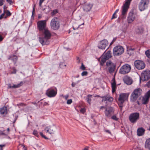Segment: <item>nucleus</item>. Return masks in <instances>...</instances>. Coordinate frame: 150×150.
I'll use <instances>...</instances> for the list:
<instances>
[{
    "label": "nucleus",
    "mask_w": 150,
    "mask_h": 150,
    "mask_svg": "<svg viewBox=\"0 0 150 150\" xmlns=\"http://www.w3.org/2000/svg\"><path fill=\"white\" fill-rule=\"evenodd\" d=\"M42 32V36L39 37V40L40 43L44 45L47 44V41L50 39L52 34L48 28L41 32Z\"/></svg>",
    "instance_id": "1"
},
{
    "label": "nucleus",
    "mask_w": 150,
    "mask_h": 150,
    "mask_svg": "<svg viewBox=\"0 0 150 150\" xmlns=\"http://www.w3.org/2000/svg\"><path fill=\"white\" fill-rule=\"evenodd\" d=\"M111 57V52L110 51H108L105 54L104 53L98 59L100 62V65L102 66H103L106 60H108Z\"/></svg>",
    "instance_id": "2"
},
{
    "label": "nucleus",
    "mask_w": 150,
    "mask_h": 150,
    "mask_svg": "<svg viewBox=\"0 0 150 150\" xmlns=\"http://www.w3.org/2000/svg\"><path fill=\"white\" fill-rule=\"evenodd\" d=\"M129 95V94L127 93H122L119 96L118 104L121 111L122 110L123 104L124 103L125 100L128 99Z\"/></svg>",
    "instance_id": "3"
},
{
    "label": "nucleus",
    "mask_w": 150,
    "mask_h": 150,
    "mask_svg": "<svg viewBox=\"0 0 150 150\" xmlns=\"http://www.w3.org/2000/svg\"><path fill=\"white\" fill-rule=\"evenodd\" d=\"M50 26L52 29L54 30H57L60 27L59 18L54 17L52 19L50 23Z\"/></svg>",
    "instance_id": "4"
},
{
    "label": "nucleus",
    "mask_w": 150,
    "mask_h": 150,
    "mask_svg": "<svg viewBox=\"0 0 150 150\" xmlns=\"http://www.w3.org/2000/svg\"><path fill=\"white\" fill-rule=\"evenodd\" d=\"M149 3V0H141L138 4L139 10L142 11L147 9Z\"/></svg>",
    "instance_id": "5"
},
{
    "label": "nucleus",
    "mask_w": 150,
    "mask_h": 150,
    "mask_svg": "<svg viewBox=\"0 0 150 150\" xmlns=\"http://www.w3.org/2000/svg\"><path fill=\"white\" fill-rule=\"evenodd\" d=\"M139 113L135 112L130 114L129 117V119L130 122L133 124L135 123L139 118Z\"/></svg>",
    "instance_id": "6"
},
{
    "label": "nucleus",
    "mask_w": 150,
    "mask_h": 150,
    "mask_svg": "<svg viewBox=\"0 0 150 150\" xmlns=\"http://www.w3.org/2000/svg\"><path fill=\"white\" fill-rule=\"evenodd\" d=\"M47 20H41L38 21L37 23V28L40 32L47 28H46Z\"/></svg>",
    "instance_id": "7"
},
{
    "label": "nucleus",
    "mask_w": 150,
    "mask_h": 150,
    "mask_svg": "<svg viewBox=\"0 0 150 150\" xmlns=\"http://www.w3.org/2000/svg\"><path fill=\"white\" fill-rule=\"evenodd\" d=\"M131 69V67L129 65L126 64L121 67L120 69L119 73L122 74H125L130 72Z\"/></svg>",
    "instance_id": "8"
},
{
    "label": "nucleus",
    "mask_w": 150,
    "mask_h": 150,
    "mask_svg": "<svg viewBox=\"0 0 150 150\" xmlns=\"http://www.w3.org/2000/svg\"><path fill=\"white\" fill-rule=\"evenodd\" d=\"M142 92V90L140 88L135 89L132 93L131 97L133 101L136 100L137 98L141 95Z\"/></svg>",
    "instance_id": "9"
},
{
    "label": "nucleus",
    "mask_w": 150,
    "mask_h": 150,
    "mask_svg": "<svg viewBox=\"0 0 150 150\" xmlns=\"http://www.w3.org/2000/svg\"><path fill=\"white\" fill-rule=\"evenodd\" d=\"M123 47L120 46H117L113 49V54L114 56H119L124 52Z\"/></svg>",
    "instance_id": "10"
},
{
    "label": "nucleus",
    "mask_w": 150,
    "mask_h": 150,
    "mask_svg": "<svg viewBox=\"0 0 150 150\" xmlns=\"http://www.w3.org/2000/svg\"><path fill=\"white\" fill-rule=\"evenodd\" d=\"M134 64L136 68L138 70L143 69L146 66L145 64L143 61L139 60L135 61Z\"/></svg>",
    "instance_id": "11"
},
{
    "label": "nucleus",
    "mask_w": 150,
    "mask_h": 150,
    "mask_svg": "<svg viewBox=\"0 0 150 150\" xmlns=\"http://www.w3.org/2000/svg\"><path fill=\"white\" fill-rule=\"evenodd\" d=\"M132 0H127L122 6V15L125 16L127 13L128 9L129 8L130 1Z\"/></svg>",
    "instance_id": "12"
},
{
    "label": "nucleus",
    "mask_w": 150,
    "mask_h": 150,
    "mask_svg": "<svg viewBox=\"0 0 150 150\" xmlns=\"http://www.w3.org/2000/svg\"><path fill=\"white\" fill-rule=\"evenodd\" d=\"M136 14L134 13L133 11H130L127 17V21L128 24L132 23L135 19Z\"/></svg>",
    "instance_id": "13"
},
{
    "label": "nucleus",
    "mask_w": 150,
    "mask_h": 150,
    "mask_svg": "<svg viewBox=\"0 0 150 150\" xmlns=\"http://www.w3.org/2000/svg\"><path fill=\"white\" fill-rule=\"evenodd\" d=\"M57 93L56 88L49 89L46 91V94L49 97H53L55 96Z\"/></svg>",
    "instance_id": "14"
},
{
    "label": "nucleus",
    "mask_w": 150,
    "mask_h": 150,
    "mask_svg": "<svg viewBox=\"0 0 150 150\" xmlns=\"http://www.w3.org/2000/svg\"><path fill=\"white\" fill-rule=\"evenodd\" d=\"M108 44V41L104 39L100 41L99 42L98 47L99 49L103 50L105 49L106 47Z\"/></svg>",
    "instance_id": "15"
},
{
    "label": "nucleus",
    "mask_w": 150,
    "mask_h": 150,
    "mask_svg": "<svg viewBox=\"0 0 150 150\" xmlns=\"http://www.w3.org/2000/svg\"><path fill=\"white\" fill-rule=\"evenodd\" d=\"M114 112L113 109L111 107L107 108L104 111L105 116L108 117H110L113 114Z\"/></svg>",
    "instance_id": "16"
},
{
    "label": "nucleus",
    "mask_w": 150,
    "mask_h": 150,
    "mask_svg": "<svg viewBox=\"0 0 150 150\" xmlns=\"http://www.w3.org/2000/svg\"><path fill=\"white\" fill-rule=\"evenodd\" d=\"M101 98H102V102L107 101L108 102H111L113 100V98L108 94H107L106 95L101 97Z\"/></svg>",
    "instance_id": "17"
},
{
    "label": "nucleus",
    "mask_w": 150,
    "mask_h": 150,
    "mask_svg": "<svg viewBox=\"0 0 150 150\" xmlns=\"http://www.w3.org/2000/svg\"><path fill=\"white\" fill-rule=\"evenodd\" d=\"M93 5L90 4H84L83 6L84 11L87 12L90 11Z\"/></svg>",
    "instance_id": "18"
},
{
    "label": "nucleus",
    "mask_w": 150,
    "mask_h": 150,
    "mask_svg": "<svg viewBox=\"0 0 150 150\" xmlns=\"http://www.w3.org/2000/svg\"><path fill=\"white\" fill-rule=\"evenodd\" d=\"M123 81L125 83L128 85L131 84L133 81L131 78L128 76H125L123 78Z\"/></svg>",
    "instance_id": "19"
},
{
    "label": "nucleus",
    "mask_w": 150,
    "mask_h": 150,
    "mask_svg": "<svg viewBox=\"0 0 150 150\" xmlns=\"http://www.w3.org/2000/svg\"><path fill=\"white\" fill-rule=\"evenodd\" d=\"M144 76V80H148L150 78V71L147 70L144 71L143 73Z\"/></svg>",
    "instance_id": "20"
},
{
    "label": "nucleus",
    "mask_w": 150,
    "mask_h": 150,
    "mask_svg": "<svg viewBox=\"0 0 150 150\" xmlns=\"http://www.w3.org/2000/svg\"><path fill=\"white\" fill-rule=\"evenodd\" d=\"M112 82L111 83L112 92V93H114L116 91V83L115 77L112 79Z\"/></svg>",
    "instance_id": "21"
},
{
    "label": "nucleus",
    "mask_w": 150,
    "mask_h": 150,
    "mask_svg": "<svg viewBox=\"0 0 150 150\" xmlns=\"http://www.w3.org/2000/svg\"><path fill=\"white\" fill-rule=\"evenodd\" d=\"M23 83L22 81H21L20 83L18 84H14L13 86L11 85V84H8V88H16L20 87L21 86Z\"/></svg>",
    "instance_id": "22"
},
{
    "label": "nucleus",
    "mask_w": 150,
    "mask_h": 150,
    "mask_svg": "<svg viewBox=\"0 0 150 150\" xmlns=\"http://www.w3.org/2000/svg\"><path fill=\"white\" fill-rule=\"evenodd\" d=\"M144 28L142 26H138L136 30V32L138 34H142L144 31Z\"/></svg>",
    "instance_id": "23"
},
{
    "label": "nucleus",
    "mask_w": 150,
    "mask_h": 150,
    "mask_svg": "<svg viewBox=\"0 0 150 150\" xmlns=\"http://www.w3.org/2000/svg\"><path fill=\"white\" fill-rule=\"evenodd\" d=\"M116 65L115 64H113L112 66L108 68V71L110 74L113 73L115 70Z\"/></svg>",
    "instance_id": "24"
},
{
    "label": "nucleus",
    "mask_w": 150,
    "mask_h": 150,
    "mask_svg": "<svg viewBox=\"0 0 150 150\" xmlns=\"http://www.w3.org/2000/svg\"><path fill=\"white\" fill-rule=\"evenodd\" d=\"M144 146L146 149L150 150V138L146 139Z\"/></svg>",
    "instance_id": "25"
},
{
    "label": "nucleus",
    "mask_w": 150,
    "mask_h": 150,
    "mask_svg": "<svg viewBox=\"0 0 150 150\" xmlns=\"http://www.w3.org/2000/svg\"><path fill=\"white\" fill-rule=\"evenodd\" d=\"M1 114H6L7 113V108L6 107H4L0 109Z\"/></svg>",
    "instance_id": "26"
},
{
    "label": "nucleus",
    "mask_w": 150,
    "mask_h": 150,
    "mask_svg": "<svg viewBox=\"0 0 150 150\" xmlns=\"http://www.w3.org/2000/svg\"><path fill=\"white\" fill-rule=\"evenodd\" d=\"M92 95L90 94L88 95L86 99L87 102L90 105L91 104V98L92 97Z\"/></svg>",
    "instance_id": "27"
},
{
    "label": "nucleus",
    "mask_w": 150,
    "mask_h": 150,
    "mask_svg": "<svg viewBox=\"0 0 150 150\" xmlns=\"http://www.w3.org/2000/svg\"><path fill=\"white\" fill-rule=\"evenodd\" d=\"M149 98L145 97H144L142 99V103L144 104H147L149 102Z\"/></svg>",
    "instance_id": "28"
},
{
    "label": "nucleus",
    "mask_w": 150,
    "mask_h": 150,
    "mask_svg": "<svg viewBox=\"0 0 150 150\" xmlns=\"http://www.w3.org/2000/svg\"><path fill=\"white\" fill-rule=\"evenodd\" d=\"M13 57L11 59L15 63H16L18 60L17 56L15 55H13Z\"/></svg>",
    "instance_id": "29"
},
{
    "label": "nucleus",
    "mask_w": 150,
    "mask_h": 150,
    "mask_svg": "<svg viewBox=\"0 0 150 150\" xmlns=\"http://www.w3.org/2000/svg\"><path fill=\"white\" fill-rule=\"evenodd\" d=\"M113 64H115L114 63H112L110 61H109L106 62V65L107 67H109L110 66H112Z\"/></svg>",
    "instance_id": "30"
},
{
    "label": "nucleus",
    "mask_w": 150,
    "mask_h": 150,
    "mask_svg": "<svg viewBox=\"0 0 150 150\" xmlns=\"http://www.w3.org/2000/svg\"><path fill=\"white\" fill-rule=\"evenodd\" d=\"M58 10L57 9L54 10L51 13V14L52 16L55 15L56 14L58 13Z\"/></svg>",
    "instance_id": "31"
},
{
    "label": "nucleus",
    "mask_w": 150,
    "mask_h": 150,
    "mask_svg": "<svg viewBox=\"0 0 150 150\" xmlns=\"http://www.w3.org/2000/svg\"><path fill=\"white\" fill-rule=\"evenodd\" d=\"M51 127L50 126H47L45 129V131H50L52 130V129H51Z\"/></svg>",
    "instance_id": "32"
},
{
    "label": "nucleus",
    "mask_w": 150,
    "mask_h": 150,
    "mask_svg": "<svg viewBox=\"0 0 150 150\" xmlns=\"http://www.w3.org/2000/svg\"><path fill=\"white\" fill-rule=\"evenodd\" d=\"M144 97L149 98L150 97V89L146 92L145 94Z\"/></svg>",
    "instance_id": "33"
},
{
    "label": "nucleus",
    "mask_w": 150,
    "mask_h": 150,
    "mask_svg": "<svg viewBox=\"0 0 150 150\" xmlns=\"http://www.w3.org/2000/svg\"><path fill=\"white\" fill-rule=\"evenodd\" d=\"M5 13H6V16L9 17L11 15V13L8 10H5Z\"/></svg>",
    "instance_id": "34"
},
{
    "label": "nucleus",
    "mask_w": 150,
    "mask_h": 150,
    "mask_svg": "<svg viewBox=\"0 0 150 150\" xmlns=\"http://www.w3.org/2000/svg\"><path fill=\"white\" fill-rule=\"evenodd\" d=\"M145 53L146 56L148 58H150V50H147L145 52Z\"/></svg>",
    "instance_id": "35"
},
{
    "label": "nucleus",
    "mask_w": 150,
    "mask_h": 150,
    "mask_svg": "<svg viewBox=\"0 0 150 150\" xmlns=\"http://www.w3.org/2000/svg\"><path fill=\"white\" fill-rule=\"evenodd\" d=\"M144 132H137V135L139 136H142L144 134Z\"/></svg>",
    "instance_id": "36"
},
{
    "label": "nucleus",
    "mask_w": 150,
    "mask_h": 150,
    "mask_svg": "<svg viewBox=\"0 0 150 150\" xmlns=\"http://www.w3.org/2000/svg\"><path fill=\"white\" fill-rule=\"evenodd\" d=\"M111 118L115 121H117L118 120V118L117 117L116 115H113L111 117Z\"/></svg>",
    "instance_id": "37"
},
{
    "label": "nucleus",
    "mask_w": 150,
    "mask_h": 150,
    "mask_svg": "<svg viewBox=\"0 0 150 150\" xmlns=\"http://www.w3.org/2000/svg\"><path fill=\"white\" fill-rule=\"evenodd\" d=\"M137 131H145V130L142 127H141L137 129Z\"/></svg>",
    "instance_id": "38"
},
{
    "label": "nucleus",
    "mask_w": 150,
    "mask_h": 150,
    "mask_svg": "<svg viewBox=\"0 0 150 150\" xmlns=\"http://www.w3.org/2000/svg\"><path fill=\"white\" fill-rule=\"evenodd\" d=\"M86 111V109L84 108H81L80 110V112L82 114H84Z\"/></svg>",
    "instance_id": "39"
},
{
    "label": "nucleus",
    "mask_w": 150,
    "mask_h": 150,
    "mask_svg": "<svg viewBox=\"0 0 150 150\" xmlns=\"http://www.w3.org/2000/svg\"><path fill=\"white\" fill-rule=\"evenodd\" d=\"M88 74V73L86 71H83L81 74V75L82 76H86Z\"/></svg>",
    "instance_id": "40"
},
{
    "label": "nucleus",
    "mask_w": 150,
    "mask_h": 150,
    "mask_svg": "<svg viewBox=\"0 0 150 150\" xmlns=\"http://www.w3.org/2000/svg\"><path fill=\"white\" fill-rule=\"evenodd\" d=\"M80 69L83 70H85L86 69V67L82 63L80 67Z\"/></svg>",
    "instance_id": "41"
},
{
    "label": "nucleus",
    "mask_w": 150,
    "mask_h": 150,
    "mask_svg": "<svg viewBox=\"0 0 150 150\" xmlns=\"http://www.w3.org/2000/svg\"><path fill=\"white\" fill-rule=\"evenodd\" d=\"M59 66L60 68H64L63 67H65L66 66V65L65 64L63 63H61L59 64Z\"/></svg>",
    "instance_id": "42"
},
{
    "label": "nucleus",
    "mask_w": 150,
    "mask_h": 150,
    "mask_svg": "<svg viewBox=\"0 0 150 150\" xmlns=\"http://www.w3.org/2000/svg\"><path fill=\"white\" fill-rule=\"evenodd\" d=\"M6 1L10 5H12L13 3V1H12V0H6Z\"/></svg>",
    "instance_id": "43"
},
{
    "label": "nucleus",
    "mask_w": 150,
    "mask_h": 150,
    "mask_svg": "<svg viewBox=\"0 0 150 150\" xmlns=\"http://www.w3.org/2000/svg\"><path fill=\"white\" fill-rule=\"evenodd\" d=\"M45 0H40V2L39 3V6L40 7H42V3L43 2V1Z\"/></svg>",
    "instance_id": "44"
},
{
    "label": "nucleus",
    "mask_w": 150,
    "mask_h": 150,
    "mask_svg": "<svg viewBox=\"0 0 150 150\" xmlns=\"http://www.w3.org/2000/svg\"><path fill=\"white\" fill-rule=\"evenodd\" d=\"M72 102L71 99L68 100L67 101V103L68 104H70Z\"/></svg>",
    "instance_id": "45"
},
{
    "label": "nucleus",
    "mask_w": 150,
    "mask_h": 150,
    "mask_svg": "<svg viewBox=\"0 0 150 150\" xmlns=\"http://www.w3.org/2000/svg\"><path fill=\"white\" fill-rule=\"evenodd\" d=\"M117 15H116V14H115V13H114L112 15L111 19H113L116 18H117Z\"/></svg>",
    "instance_id": "46"
},
{
    "label": "nucleus",
    "mask_w": 150,
    "mask_h": 150,
    "mask_svg": "<svg viewBox=\"0 0 150 150\" xmlns=\"http://www.w3.org/2000/svg\"><path fill=\"white\" fill-rule=\"evenodd\" d=\"M35 13V7H34V6L33 8L31 17H33V18H34L33 15Z\"/></svg>",
    "instance_id": "47"
},
{
    "label": "nucleus",
    "mask_w": 150,
    "mask_h": 150,
    "mask_svg": "<svg viewBox=\"0 0 150 150\" xmlns=\"http://www.w3.org/2000/svg\"><path fill=\"white\" fill-rule=\"evenodd\" d=\"M4 13L2 14L0 16V20L2 19L4 17V13H5V10H4Z\"/></svg>",
    "instance_id": "48"
},
{
    "label": "nucleus",
    "mask_w": 150,
    "mask_h": 150,
    "mask_svg": "<svg viewBox=\"0 0 150 150\" xmlns=\"http://www.w3.org/2000/svg\"><path fill=\"white\" fill-rule=\"evenodd\" d=\"M116 38H114L112 40V42L110 44V45H112L114 42H115L116 40Z\"/></svg>",
    "instance_id": "49"
},
{
    "label": "nucleus",
    "mask_w": 150,
    "mask_h": 150,
    "mask_svg": "<svg viewBox=\"0 0 150 150\" xmlns=\"http://www.w3.org/2000/svg\"><path fill=\"white\" fill-rule=\"evenodd\" d=\"M40 135L45 139H48V138L45 136L42 133V132H40Z\"/></svg>",
    "instance_id": "50"
},
{
    "label": "nucleus",
    "mask_w": 150,
    "mask_h": 150,
    "mask_svg": "<svg viewBox=\"0 0 150 150\" xmlns=\"http://www.w3.org/2000/svg\"><path fill=\"white\" fill-rule=\"evenodd\" d=\"M33 134L37 137H38L39 136L38 132H33Z\"/></svg>",
    "instance_id": "51"
},
{
    "label": "nucleus",
    "mask_w": 150,
    "mask_h": 150,
    "mask_svg": "<svg viewBox=\"0 0 150 150\" xmlns=\"http://www.w3.org/2000/svg\"><path fill=\"white\" fill-rule=\"evenodd\" d=\"M4 1V0H0V6H2L3 5Z\"/></svg>",
    "instance_id": "52"
},
{
    "label": "nucleus",
    "mask_w": 150,
    "mask_h": 150,
    "mask_svg": "<svg viewBox=\"0 0 150 150\" xmlns=\"http://www.w3.org/2000/svg\"><path fill=\"white\" fill-rule=\"evenodd\" d=\"M16 73V69L13 68V71L11 73L12 74H15Z\"/></svg>",
    "instance_id": "53"
},
{
    "label": "nucleus",
    "mask_w": 150,
    "mask_h": 150,
    "mask_svg": "<svg viewBox=\"0 0 150 150\" xmlns=\"http://www.w3.org/2000/svg\"><path fill=\"white\" fill-rule=\"evenodd\" d=\"M5 146L4 145H0V150H3V148Z\"/></svg>",
    "instance_id": "54"
},
{
    "label": "nucleus",
    "mask_w": 150,
    "mask_h": 150,
    "mask_svg": "<svg viewBox=\"0 0 150 150\" xmlns=\"http://www.w3.org/2000/svg\"><path fill=\"white\" fill-rule=\"evenodd\" d=\"M54 133L53 132H47V135L49 134L52 135Z\"/></svg>",
    "instance_id": "55"
},
{
    "label": "nucleus",
    "mask_w": 150,
    "mask_h": 150,
    "mask_svg": "<svg viewBox=\"0 0 150 150\" xmlns=\"http://www.w3.org/2000/svg\"><path fill=\"white\" fill-rule=\"evenodd\" d=\"M17 105L18 106H22L24 105V104L23 103H19Z\"/></svg>",
    "instance_id": "56"
},
{
    "label": "nucleus",
    "mask_w": 150,
    "mask_h": 150,
    "mask_svg": "<svg viewBox=\"0 0 150 150\" xmlns=\"http://www.w3.org/2000/svg\"><path fill=\"white\" fill-rule=\"evenodd\" d=\"M13 57V55H10L8 56V60H11V59Z\"/></svg>",
    "instance_id": "57"
},
{
    "label": "nucleus",
    "mask_w": 150,
    "mask_h": 150,
    "mask_svg": "<svg viewBox=\"0 0 150 150\" xmlns=\"http://www.w3.org/2000/svg\"><path fill=\"white\" fill-rule=\"evenodd\" d=\"M4 38L0 35V42L2 41L4 39Z\"/></svg>",
    "instance_id": "58"
},
{
    "label": "nucleus",
    "mask_w": 150,
    "mask_h": 150,
    "mask_svg": "<svg viewBox=\"0 0 150 150\" xmlns=\"http://www.w3.org/2000/svg\"><path fill=\"white\" fill-rule=\"evenodd\" d=\"M6 135V134L4 133L0 132V135L1 136Z\"/></svg>",
    "instance_id": "59"
},
{
    "label": "nucleus",
    "mask_w": 150,
    "mask_h": 150,
    "mask_svg": "<svg viewBox=\"0 0 150 150\" xmlns=\"http://www.w3.org/2000/svg\"><path fill=\"white\" fill-rule=\"evenodd\" d=\"M76 83H75L74 82H72L71 84V86L72 87H74L75 86V85H76Z\"/></svg>",
    "instance_id": "60"
},
{
    "label": "nucleus",
    "mask_w": 150,
    "mask_h": 150,
    "mask_svg": "<svg viewBox=\"0 0 150 150\" xmlns=\"http://www.w3.org/2000/svg\"><path fill=\"white\" fill-rule=\"evenodd\" d=\"M147 85L148 87H150V80L147 83Z\"/></svg>",
    "instance_id": "61"
},
{
    "label": "nucleus",
    "mask_w": 150,
    "mask_h": 150,
    "mask_svg": "<svg viewBox=\"0 0 150 150\" xmlns=\"http://www.w3.org/2000/svg\"><path fill=\"white\" fill-rule=\"evenodd\" d=\"M64 97L65 98V99L66 100H67L69 97V96L68 95H67L64 96Z\"/></svg>",
    "instance_id": "62"
},
{
    "label": "nucleus",
    "mask_w": 150,
    "mask_h": 150,
    "mask_svg": "<svg viewBox=\"0 0 150 150\" xmlns=\"http://www.w3.org/2000/svg\"><path fill=\"white\" fill-rule=\"evenodd\" d=\"M119 9H117V10H116V11H115V12L114 13H115V14H116L117 13L118 11H119Z\"/></svg>",
    "instance_id": "63"
},
{
    "label": "nucleus",
    "mask_w": 150,
    "mask_h": 150,
    "mask_svg": "<svg viewBox=\"0 0 150 150\" xmlns=\"http://www.w3.org/2000/svg\"><path fill=\"white\" fill-rule=\"evenodd\" d=\"M83 150H88V147H86L83 149Z\"/></svg>",
    "instance_id": "64"
}]
</instances>
